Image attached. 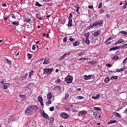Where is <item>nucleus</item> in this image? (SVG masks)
Returning <instances> with one entry per match:
<instances>
[{"mask_svg":"<svg viewBox=\"0 0 127 127\" xmlns=\"http://www.w3.org/2000/svg\"><path fill=\"white\" fill-rule=\"evenodd\" d=\"M102 5H103L102 3H100L99 5H98V8H101V7H102Z\"/></svg>","mask_w":127,"mask_h":127,"instance_id":"nucleus-58","label":"nucleus"},{"mask_svg":"<svg viewBox=\"0 0 127 127\" xmlns=\"http://www.w3.org/2000/svg\"><path fill=\"white\" fill-rule=\"evenodd\" d=\"M122 71H125L127 69V67L124 66L123 68H121Z\"/></svg>","mask_w":127,"mask_h":127,"instance_id":"nucleus-57","label":"nucleus"},{"mask_svg":"<svg viewBox=\"0 0 127 127\" xmlns=\"http://www.w3.org/2000/svg\"><path fill=\"white\" fill-rule=\"evenodd\" d=\"M49 119H50L51 124H53V123L54 122V118L51 117L49 118Z\"/></svg>","mask_w":127,"mask_h":127,"instance_id":"nucleus-33","label":"nucleus"},{"mask_svg":"<svg viewBox=\"0 0 127 127\" xmlns=\"http://www.w3.org/2000/svg\"><path fill=\"white\" fill-rule=\"evenodd\" d=\"M86 39H89V36H90V33L88 32L84 34Z\"/></svg>","mask_w":127,"mask_h":127,"instance_id":"nucleus-34","label":"nucleus"},{"mask_svg":"<svg viewBox=\"0 0 127 127\" xmlns=\"http://www.w3.org/2000/svg\"><path fill=\"white\" fill-rule=\"evenodd\" d=\"M88 8L92 9V8H94V7L93 6V5L88 6Z\"/></svg>","mask_w":127,"mask_h":127,"instance_id":"nucleus-62","label":"nucleus"},{"mask_svg":"<svg viewBox=\"0 0 127 127\" xmlns=\"http://www.w3.org/2000/svg\"><path fill=\"white\" fill-rule=\"evenodd\" d=\"M104 81L106 83H109V82H110V77H106L105 79H104Z\"/></svg>","mask_w":127,"mask_h":127,"instance_id":"nucleus-29","label":"nucleus"},{"mask_svg":"<svg viewBox=\"0 0 127 127\" xmlns=\"http://www.w3.org/2000/svg\"><path fill=\"white\" fill-rule=\"evenodd\" d=\"M42 116L45 119H49V117H48V115H47V114L44 112V111H43V112H42Z\"/></svg>","mask_w":127,"mask_h":127,"instance_id":"nucleus-12","label":"nucleus"},{"mask_svg":"<svg viewBox=\"0 0 127 127\" xmlns=\"http://www.w3.org/2000/svg\"><path fill=\"white\" fill-rule=\"evenodd\" d=\"M9 86H10L9 83H4L3 85V89H4V90H6V89H7Z\"/></svg>","mask_w":127,"mask_h":127,"instance_id":"nucleus-13","label":"nucleus"},{"mask_svg":"<svg viewBox=\"0 0 127 127\" xmlns=\"http://www.w3.org/2000/svg\"><path fill=\"white\" fill-rule=\"evenodd\" d=\"M12 24H14V25H18L19 24V22H18V21H17V22L13 21V22H12Z\"/></svg>","mask_w":127,"mask_h":127,"instance_id":"nucleus-38","label":"nucleus"},{"mask_svg":"<svg viewBox=\"0 0 127 127\" xmlns=\"http://www.w3.org/2000/svg\"><path fill=\"white\" fill-rule=\"evenodd\" d=\"M49 63H50V61H49V60L45 59L43 64H44V65H47V64H49Z\"/></svg>","mask_w":127,"mask_h":127,"instance_id":"nucleus-18","label":"nucleus"},{"mask_svg":"<svg viewBox=\"0 0 127 127\" xmlns=\"http://www.w3.org/2000/svg\"><path fill=\"white\" fill-rule=\"evenodd\" d=\"M121 33H122V34H123V35H127V32L124 31H122L121 32Z\"/></svg>","mask_w":127,"mask_h":127,"instance_id":"nucleus-45","label":"nucleus"},{"mask_svg":"<svg viewBox=\"0 0 127 127\" xmlns=\"http://www.w3.org/2000/svg\"><path fill=\"white\" fill-rule=\"evenodd\" d=\"M46 4L47 5H48L49 6H51V5H52V2H48V3H46Z\"/></svg>","mask_w":127,"mask_h":127,"instance_id":"nucleus-49","label":"nucleus"},{"mask_svg":"<svg viewBox=\"0 0 127 127\" xmlns=\"http://www.w3.org/2000/svg\"><path fill=\"white\" fill-rule=\"evenodd\" d=\"M43 61V58L42 59H39L36 61V63H38L39 62H40L41 61Z\"/></svg>","mask_w":127,"mask_h":127,"instance_id":"nucleus-44","label":"nucleus"},{"mask_svg":"<svg viewBox=\"0 0 127 127\" xmlns=\"http://www.w3.org/2000/svg\"><path fill=\"white\" fill-rule=\"evenodd\" d=\"M100 25V26H102L103 25V20H98L96 21L95 23H93L91 25H90V28H94V27H96V28H98L99 27V26Z\"/></svg>","mask_w":127,"mask_h":127,"instance_id":"nucleus-2","label":"nucleus"},{"mask_svg":"<svg viewBox=\"0 0 127 127\" xmlns=\"http://www.w3.org/2000/svg\"><path fill=\"white\" fill-rule=\"evenodd\" d=\"M115 50H118V48L113 47L112 48H110L109 51H114Z\"/></svg>","mask_w":127,"mask_h":127,"instance_id":"nucleus-31","label":"nucleus"},{"mask_svg":"<svg viewBox=\"0 0 127 127\" xmlns=\"http://www.w3.org/2000/svg\"><path fill=\"white\" fill-rule=\"evenodd\" d=\"M14 121V117L11 116L9 117L8 120V123H10L11 122H13Z\"/></svg>","mask_w":127,"mask_h":127,"instance_id":"nucleus-14","label":"nucleus"},{"mask_svg":"<svg viewBox=\"0 0 127 127\" xmlns=\"http://www.w3.org/2000/svg\"><path fill=\"white\" fill-rule=\"evenodd\" d=\"M19 98L21 101H23L25 99V95H19Z\"/></svg>","mask_w":127,"mask_h":127,"instance_id":"nucleus-17","label":"nucleus"},{"mask_svg":"<svg viewBox=\"0 0 127 127\" xmlns=\"http://www.w3.org/2000/svg\"><path fill=\"white\" fill-rule=\"evenodd\" d=\"M114 115L115 116H116V117H118V118H122V116H121V115H120V114H119V113H117V112H114Z\"/></svg>","mask_w":127,"mask_h":127,"instance_id":"nucleus-27","label":"nucleus"},{"mask_svg":"<svg viewBox=\"0 0 127 127\" xmlns=\"http://www.w3.org/2000/svg\"><path fill=\"white\" fill-rule=\"evenodd\" d=\"M78 45H80V41H79L78 40L74 42L73 44V46H74V47L78 46Z\"/></svg>","mask_w":127,"mask_h":127,"instance_id":"nucleus-16","label":"nucleus"},{"mask_svg":"<svg viewBox=\"0 0 127 127\" xmlns=\"http://www.w3.org/2000/svg\"><path fill=\"white\" fill-rule=\"evenodd\" d=\"M2 6H3L4 7H6V4L5 3H2Z\"/></svg>","mask_w":127,"mask_h":127,"instance_id":"nucleus-60","label":"nucleus"},{"mask_svg":"<svg viewBox=\"0 0 127 127\" xmlns=\"http://www.w3.org/2000/svg\"><path fill=\"white\" fill-rule=\"evenodd\" d=\"M92 44H93L95 46H97V45H98L99 44H98V42H97V40H95L94 41H93L92 42Z\"/></svg>","mask_w":127,"mask_h":127,"instance_id":"nucleus-25","label":"nucleus"},{"mask_svg":"<svg viewBox=\"0 0 127 127\" xmlns=\"http://www.w3.org/2000/svg\"><path fill=\"white\" fill-rule=\"evenodd\" d=\"M16 7H18V4L16 2L14 5V8H16Z\"/></svg>","mask_w":127,"mask_h":127,"instance_id":"nucleus-48","label":"nucleus"},{"mask_svg":"<svg viewBox=\"0 0 127 127\" xmlns=\"http://www.w3.org/2000/svg\"><path fill=\"white\" fill-rule=\"evenodd\" d=\"M106 66L107 67H108V68H111V67H112V65L110 64H106Z\"/></svg>","mask_w":127,"mask_h":127,"instance_id":"nucleus-50","label":"nucleus"},{"mask_svg":"<svg viewBox=\"0 0 127 127\" xmlns=\"http://www.w3.org/2000/svg\"><path fill=\"white\" fill-rule=\"evenodd\" d=\"M52 101H51V99H49L48 102L46 103V106L49 107V105H51Z\"/></svg>","mask_w":127,"mask_h":127,"instance_id":"nucleus-21","label":"nucleus"},{"mask_svg":"<svg viewBox=\"0 0 127 127\" xmlns=\"http://www.w3.org/2000/svg\"><path fill=\"white\" fill-rule=\"evenodd\" d=\"M116 123H117L116 120H110V121L108 122V124H116Z\"/></svg>","mask_w":127,"mask_h":127,"instance_id":"nucleus-30","label":"nucleus"},{"mask_svg":"<svg viewBox=\"0 0 127 127\" xmlns=\"http://www.w3.org/2000/svg\"><path fill=\"white\" fill-rule=\"evenodd\" d=\"M68 97H69V94H65V97H64L65 101H66V100L68 99Z\"/></svg>","mask_w":127,"mask_h":127,"instance_id":"nucleus-47","label":"nucleus"},{"mask_svg":"<svg viewBox=\"0 0 127 127\" xmlns=\"http://www.w3.org/2000/svg\"><path fill=\"white\" fill-rule=\"evenodd\" d=\"M25 21H26V22H29V21H31V19L29 18H25Z\"/></svg>","mask_w":127,"mask_h":127,"instance_id":"nucleus-43","label":"nucleus"},{"mask_svg":"<svg viewBox=\"0 0 127 127\" xmlns=\"http://www.w3.org/2000/svg\"><path fill=\"white\" fill-rule=\"evenodd\" d=\"M11 17H12L13 18H15V16L14 15V14H12Z\"/></svg>","mask_w":127,"mask_h":127,"instance_id":"nucleus-64","label":"nucleus"},{"mask_svg":"<svg viewBox=\"0 0 127 127\" xmlns=\"http://www.w3.org/2000/svg\"><path fill=\"white\" fill-rule=\"evenodd\" d=\"M52 68H45L44 69V74L45 75H50L52 73Z\"/></svg>","mask_w":127,"mask_h":127,"instance_id":"nucleus-4","label":"nucleus"},{"mask_svg":"<svg viewBox=\"0 0 127 127\" xmlns=\"http://www.w3.org/2000/svg\"><path fill=\"white\" fill-rule=\"evenodd\" d=\"M68 26H72V19H68V23L67 24Z\"/></svg>","mask_w":127,"mask_h":127,"instance_id":"nucleus-22","label":"nucleus"},{"mask_svg":"<svg viewBox=\"0 0 127 127\" xmlns=\"http://www.w3.org/2000/svg\"><path fill=\"white\" fill-rule=\"evenodd\" d=\"M100 97V94H97L96 96H93L92 99H93L94 100H96V99H99Z\"/></svg>","mask_w":127,"mask_h":127,"instance_id":"nucleus-26","label":"nucleus"},{"mask_svg":"<svg viewBox=\"0 0 127 127\" xmlns=\"http://www.w3.org/2000/svg\"><path fill=\"white\" fill-rule=\"evenodd\" d=\"M122 48H127V44H125L124 45H123Z\"/></svg>","mask_w":127,"mask_h":127,"instance_id":"nucleus-54","label":"nucleus"},{"mask_svg":"<svg viewBox=\"0 0 127 127\" xmlns=\"http://www.w3.org/2000/svg\"><path fill=\"white\" fill-rule=\"evenodd\" d=\"M91 77H92V75H89L88 76L85 75H84L83 78L84 80H90V79H91Z\"/></svg>","mask_w":127,"mask_h":127,"instance_id":"nucleus-15","label":"nucleus"},{"mask_svg":"<svg viewBox=\"0 0 127 127\" xmlns=\"http://www.w3.org/2000/svg\"><path fill=\"white\" fill-rule=\"evenodd\" d=\"M27 56L28 59H31V58H32V55L30 54H27Z\"/></svg>","mask_w":127,"mask_h":127,"instance_id":"nucleus-39","label":"nucleus"},{"mask_svg":"<svg viewBox=\"0 0 127 127\" xmlns=\"http://www.w3.org/2000/svg\"><path fill=\"white\" fill-rule=\"evenodd\" d=\"M38 110V107L36 105H30L28 107L26 110L25 114L26 116H30L33 114H34Z\"/></svg>","mask_w":127,"mask_h":127,"instance_id":"nucleus-1","label":"nucleus"},{"mask_svg":"<svg viewBox=\"0 0 127 127\" xmlns=\"http://www.w3.org/2000/svg\"><path fill=\"white\" fill-rule=\"evenodd\" d=\"M118 78V76H112L110 78V80H117Z\"/></svg>","mask_w":127,"mask_h":127,"instance_id":"nucleus-24","label":"nucleus"},{"mask_svg":"<svg viewBox=\"0 0 127 127\" xmlns=\"http://www.w3.org/2000/svg\"><path fill=\"white\" fill-rule=\"evenodd\" d=\"M63 59H65L64 58V57H63V56L60 57V61H62V60H63Z\"/></svg>","mask_w":127,"mask_h":127,"instance_id":"nucleus-55","label":"nucleus"},{"mask_svg":"<svg viewBox=\"0 0 127 127\" xmlns=\"http://www.w3.org/2000/svg\"><path fill=\"white\" fill-rule=\"evenodd\" d=\"M88 63L91 65H96L97 64V62L96 61L89 62H88Z\"/></svg>","mask_w":127,"mask_h":127,"instance_id":"nucleus-28","label":"nucleus"},{"mask_svg":"<svg viewBox=\"0 0 127 127\" xmlns=\"http://www.w3.org/2000/svg\"><path fill=\"white\" fill-rule=\"evenodd\" d=\"M38 101L40 103L41 106H43V99L42 97L39 96L38 97Z\"/></svg>","mask_w":127,"mask_h":127,"instance_id":"nucleus-11","label":"nucleus"},{"mask_svg":"<svg viewBox=\"0 0 127 127\" xmlns=\"http://www.w3.org/2000/svg\"><path fill=\"white\" fill-rule=\"evenodd\" d=\"M60 116L61 118H63L64 119H68V118H69V115L66 114L65 112L61 113Z\"/></svg>","mask_w":127,"mask_h":127,"instance_id":"nucleus-5","label":"nucleus"},{"mask_svg":"<svg viewBox=\"0 0 127 127\" xmlns=\"http://www.w3.org/2000/svg\"><path fill=\"white\" fill-rule=\"evenodd\" d=\"M35 5H36V6H38L39 7H40V6H42V5L40 4L39 2H36Z\"/></svg>","mask_w":127,"mask_h":127,"instance_id":"nucleus-35","label":"nucleus"},{"mask_svg":"<svg viewBox=\"0 0 127 127\" xmlns=\"http://www.w3.org/2000/svg\"><path fill=\"white\" fill-rule=\"evenodd\" d=\"M50 111L51 112H53L54 111V107H52L50 109Z\"/></svg>","mask_w":127,"mask_h":127,"instance_id":"nucleus-53","label":"nucleus"},{"mask_svg":"<svg viewBox=\"0 0 127 127\" xmlns=\"http://www.w3.org/2000/svg\"><path fill=\"white\" fill-rule=\"evenodd\" d=\"M78 116H84V113H83L82 111H80V112H79L78 113Z\"/></svg>","mask_w":127,"mask_h":127,"instance_id":"nucleus-40","label":"nucleus"},{"mask_svg":"<svg viewBox=\"0 0 127 127\" xmlns=\"http://www.w3.org/2000/svg\"><path fill=\"white\" fill-rule=\"evenodd\" d=\"M100 34H101V30H97L93 33V36L97 37V36H99Z\"/></svg>","mask_w":127,"mask_h":127,"instance_id":"nucleus-10","label":"nucleus"},{"mask_svg":"<svg viewBox=\"0 0 127 127\" xmlns=\"http://www.w3.org/2000/svg\"><path fill=\"white\" fill-rule=\"evenodd\" d=\"M36 17L38 18L39 17H40V14H36Z\"/></svg>","mask_w":127,"mask_h":127,"instance_id":"nucleus-63","label":"nucleus"},{"mask_svg":"<svg viewBox=\"0 0 127 127\" xmlns=\"http://www.w3.org/2000/svg\"><path fill=\"white\" fill-rule=\"evenodd\" d=\"M63 41L65 43H66V42H67V37H64L63 39Z\"/></svg>","mask_w":127,"mask_h":127,"instance_id":"nucleus-52","label":"nucleus"},{"mask_svg":"<svg viewBox=\"0 0 127 127\" xmlns=\"http://www.w3.org/2000/svg\"><path fill=\"white\" fill-rule=\"evenodd\" d=\"M124 42H125V40L123 39H120L113 45V46L118 45V44H121V43H124Z\"/></svg>","mask_w":127,"mask_h":127,"instance_id":"nucleus-9","label":"nucleus"},{"mask_svg":"<svg viewBox=\"0 0 127 127\" xmlns=\"http://www.w3.org/2000/svg\"><path fill=\"white\" fill-rule=\"evenodd\" d=\"M94 110H95L96 111H101V108H99V107H94Z\"/></svg>","mask_w":127,"mask_h":127,"instance_id":"nucleus-46","label":"nucleus"},{"mask_svg":"<svg viewBox=\"0 0 127 127\" xmlns=\"http://www.w3.org/2000/svg\"><path fill=\"white\" fill-rule=\"evenodd\" d=\"M33 73H34V71H33V70L29 72V76H28L29 79H31V76H32V75H33Z\"/></svg>","mask_w":127,"mask_h":127,"instance_id":"nucleus-20","label":"nucleus"},{"mask_svg":"<svg viewBox=\"0 0 127 127\" xmlns=\"http://www.w3.org/2000/svg\"><path fill=\"white\" fill-rule=\"evenodd\" d=\"M93 116H94L95 118H96V119H100V118H101V114H100V113L99 112H94L93 113Z\"/></svg>","mask_w":127,"mask_h":127,"instance_id":"nucleus-6","label":"nucleus"},{"mask_svg":"<svg viewBox=\"0 0 127 127\" xmlns=\"http://www.w3.org/2000/svg\"><path fill=\"white\" fill-rule=\"evenodd\" d=\"M56 82H58V83H60V82H61V80H60V79L58 78L57 79V80L56 81Z\"/></svg>","mask_w":127,"mask_h":127,"instance_id":"nucleus-59","label":"nucleus"},{"mask_svg":"<svg viewBox=\"0 0 127 127\" xmlns=\"http://www.w3.org/2000/svg\"><path fill=\"white\" fill-rule=\"evenodd\" d=\"M73 81V77L70 75H68L64 79V81L67 84H70L72 83Z\"/></svg>","mask_w":127,"mask_h":127,"instance_id":"nucleus-3","label":"nucleus"},{"mask_svg":"<svg viewBox=\"0 0 127 127\" xmlns=\"http://www.w3.org/2000/svg\"><path fill=\"white\" fill-rule=\"evenodd\" d=\"M53 90L55 91H57V92H61V87L59 85H57L53 88Z\"/></svg>","mask_w":127,"mask_h":127,"instance_id":"nucleus-8","label":"nucleus"},{"mask_svg":"<svg viewBox=\"0 0 127 127\" xmlns=\"http://www.w3.org/2000/svg\"><path fill=\"white\" fill-rule=\"evenodd\" d=\"M52 98V94L50 92H49L48 95H47V98L48 100H51Z\"/></svg>","mask_w":127,"mask_h":127,"instance_id":"nucleus-19","label":"nucleus"},{"mask_svg":"<svg viewBox=\"0 0 127 127\" xmlns=\"http://www.w3.org/2000/svg\"><path fill=\"white\" fill-rule=\"evenodd\" d=\"M28 75V73H27L24 74L22 76V80H25V79H26V77H27Z\"/></svg>","mask_w":127,"mask_h":127,"instance_id":"nucleus-23","label":"nucleus"},{"mask_svg":"<svg viewBox=\"0 0 127 127\" xmlns=\"http://www.w3.org/2000/svg\"><path fill=\"white\" fill-rule=\"evenodd\" d=\"M109 40H112V37H109L108 39H107V40H106V41H105V43L106 42H108V41H109Z\"/></svg>","mask_w":127,"mask_h":127,"instance_id":"nucleus-56","label":"nucleus"},{"mask_svg":"<svg viewBox=\"0 0 127 127\" xmlns=\"http://www.w3.org/2000/svg\"><path fill=\"white\" fill-rule=\"evenodd\" d=\"M5 61H6L7 63H8L10 65H11V61H9V60L7 58H5Z\"/></svg>","mask_w":127,"mask_h":127,"instance_id":"nucleus-32","label":"nucleus"},{"mask_svg":"<svg viewBox=\"0 0 127 127\" xmlns=\"http://www.w3.org/2000/svg\"><path fill=\"white\" fill-rule=\"evenodd\" d=\"M85 43H86V44H90V40H89V39H86Z\"/></svg>","mask_w":127,"mask_h":127,"instance_id":"nucleus-37","label":"nucleus"},{"mask_svg":"<svg viewBox=\"0 0 127 127\" xmlns=\"http://www.w3.org/2000/svg\"><path fill=\"white\" fill-rule=\"evenodd\" d=\"M70 54L69 53H68V54H64L63 56V57H64V58H66V57H67V56H69V55Z\"/></svg>","mask_w":127,"mask_h":127,"instance_id":"nucleus-42","label":"nucleus"},{"mask_svg":"<svg viewBox=\"0 0 127 127\" xmlns=\"http://www.w3.org/2000/svg\"><path fill=\"white\" fill-rule=\"evenodd\" d=\"M76 99L77 100H82L84 99V97L83 96H79L76 97Z\"/></svg>","mask_w":127,"mask_h":127,"instance_id":"nucleus-36","label":"nucleus"},{"mask_svg":"<svg viewBox=\"0 0 127 127\" xmlns=\"http://www.w3.org/2000/svg\"><path fill=\"white\" fill-rule=\"evenodd\" d=\"M119 58L118 56H115L113 57V60H119Z\"/></svg>","mask_w":127,"mask_h":127,"instance_id":"nucleus-41","label":"nucleus"},{"mask_svg":"<svg viewBox=\"0 0 127 127\" xmlns=\"http://www.w3.org/2000/svg\"><path fill=\"white\" fill-rule=\"evenodd\" d=\"M127 61V58H126L123 62V64H126Z\"/></svg>","mask_w":127,"mask_h":127,"instance_id":"nucleus-51","label":"nucleus"},{"mask_svg":"<svg viewBox=\"0 0 127 127\" xmlns=\"http://www.w3.org/2000/svg\"><path fill=\"white\" fill-rule=\"evenodd\" d=\"M73 105H65L64 108L66 110V111H68V110H71V109H73Z\"/></svg>","mask_w":127,"mask_h":127,"instance_id":"nucleus-7","label":"nucleus"},{"mask_svg":"<svg viewBox=\"0 0 127 127\" xmlns=\"http://www.w3.org/2000/svg\"><path fill=\"white\" fill-rule=\"evenodd\" d=\"M32 49L33 50H35V45H33Z\"/></svg>","mask_w":127,"mask_h":127,"instance_id":"nucleus-61","label":"nucleus"}]
</instances>
